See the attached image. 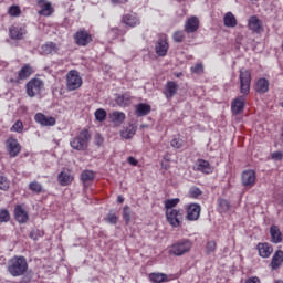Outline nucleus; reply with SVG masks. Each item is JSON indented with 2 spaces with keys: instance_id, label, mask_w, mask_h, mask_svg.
Masks as SVG:
<instances>
[{
  "instance_id": "54",
  "label": "nucleus",
  "mask_w": 283,
  "mask_h": 283,
  "mask_svg": "<svg viewBox=\"0 0 283 283\" xmlns=\"http://www.w3.org/2000/svg\"><path fill=\"white\" fill-rule=\"evenodd\" d=\"M103 143H104V139L101 136V134H96L95 135V145H97V147H101V145H103Z\"/></svg>"
},
{
  "instance_id": "11",
  "label": "nucleus",
  "mask_w": 283,
  "mask_h": 283,
  "mask_svg": "<svg viewBox=\"0 0 283 283\" xmlns=\"http://www.w3.org/2000/svg\"><path fill=\"white\" fill-rule=\"evenodd\" d=\"M34 120L38 125H41V127H54V125H56V118L53 116H45L43 113H36L34 115Z\"/></svg>"
},
{
  "instance_id": "40",
  "label": "nucleus",
  "mask_w": 283,
  "mask_h": 283,
  "mask_svg": "<svg viewBox=\"0 0 283 283\" xmlns=\"http://www.w3.org/2000/svg\"><path fill=\"white\" fill-rule=\"evenodd\" d=\"M10 132H14L15 134H23V122L18 119L10 128Z\"/></svg>"
},
{
  "instance_id": "53",
  "label": "nucleus",
  "mask_w": 283,
  "mask_h": 283,
  "mask_svg": "<svg viewBox=\"0 0 283 283\" xmlns=\"http://www.w3.org/2000/svg\"><path fill=\"white\" fill-rule=\"evenodd\" d=\"M272 160H282L283 158V153L282 151H274L271 155Z\"/></svg>"
},
{
  "instance_id": "58",
  "label": "nucleus",
  "mask_w": 283,
  "mask_h": 283,
  "mask_svg": "<svg viewBox=\"0 0 283 283\" xmlns=\"http://www.w3.org/2000/svg\"><path fill=\"white\" fill-rule=\"evenodd\" d=\"M112 3H114V6H120L123 3H127V0H112Z\"/></svg>"
},
{
  "instance_id": "57",
  "label": "nucleus",
  "mask_w": 283,
  "mask_h": 283,
  "mask_svg": "<svg viewBox=\"0 0 283 283\" xmlns=\"http://www.w3.org/2000/svg\"><path fill=\"white\" fill-rule=\"evenodd\" d=\"M245 283H261V282H260V277L251 276L248 280H245Z\"/></svg>"
},
{
  "instance_id": "6",
  "label": "nucleus",
  "mask_w": 283,
  "mask_h": 283,
  "mask_svg": "<svg viewBox=\"0 0 283 283\" xmlns=\"http://www.w3.org/2000/svg\"><path fill=\"white\" fill-rule=\"evenodd\" d=\"M185 216V210H166V220L170 227L178 228L182 224V218Z\"/></svg>"
},
{
  "instance_id": "31",
  "label": "nucleus",
  "mask_w": 283,
  "mask_h": 283,
  "mask_svg": "<svg viewBox=\"0 0 283 283\" xmlns=\"http://www.w3.org/2000/svg\"><path fill=\"white\" fill-rule=\"evenodd\" d=\"M115 103H117L119 107H127L132 105V97H129V95L127 94L117 95L115 98Z\"/></svg>"
},
{
  "instance_id": "29",
  "label": "nucleus",
  "mask_w": 283,
  "mask_h": 283,
  "mask_svg": "<svg viewBox=\"0 0 283 283\" xmlns=\"http://www.w3.org/2000/svg\"><path fill=\"white\" fill-rule=\"evenodd\" d=\"M255 92L258 94H266L269 92V80L264 77L259 78L255 84Z\"/></svg>"
},
{
  "instance_id": "59",
  "label": "nucleus",
  "mask_w": 283,
  "mask_h": 283,
  "mask_svg": "<svg viewBox=\"0 0 283 283\" xmlns=\"http://www.w3.org/2000/svg\"><path fill=\"white\" fill-rule=\"evenodd\" d=\"M117 202H118L119 205H123V202H125V198H123V196H118V197H117Z\"/></svg>"
},
{
  "instance_id": "27",
  "label": "nucleus",
  "mask_w": 283,
  "mask_h": 283,
  "mask_svg": "<svg viewBox=\"0 0 283 283\" xmlns=\"http://www.w3.org/2000/svg\"><path fill=\"white\" fill-rule=\"evenodd\" d=\"M197 171H201V174H213V167L209 161L205 159H198Z\"/></svg>"
},
{
  "instance_id": "26",
  "label": "nucleus",
  "mask_w": 283,
  "mask_h": 283,
  "mask_svg": "<svg viewBox=\"0 0 283 283\" xmlns=\"http://www.w3.org/2000/svg\"><path fill=\"white\" fill-rule=\"evenodd\" d=\"M137 127L134 124L128 125L123 130H120V137L125 140H132L136 136Z\"/></svg>"
},
{
  "instance_id": "20",
  "label": "nucleus",
  "mask_w": 283,
  "mask_h": 283,
  "mask_svg": "<svg viewBox=\"0 0 283 283\" xmlns=\"http://www.w3.org/2000/svg\"><path fill=\"white\" fill-rule=\"evenodd\" d=\"M59 44L54 42H46L41 46V54L48 56V54L54 55L59 53Z\"/></svg>"
},
{
  "instance_id": "41",
  "label": "nucleus",
  "mask_w": 283,
  "mask_h": 283,
  "mask_svg": "<svg viewBox=\"0 0 283 283\" xmlns=\"http://www.w3.org/2000/svg\"><path fill=\"white\" fill-rule=\"evenodd\" d=\"M184 145H185V140H182L180 137H175L170 142V146L174 149H182Z\"/></svg>"
},
{
  "instance_id": "8",
  "label": "nucleus",
  "mask_w": 283,
  "mask_h": 283,
  "mask_svg": "<svg viewBox=\"0 0 283 283\" xmlns=\"http://www.w3.org/2000/svg\"><path fill=\"white\" fill-rule=\"evenodd\" d=\"M240 78V92L243 96H249L251 92V73L241 72L239 75Z\"/></svg>"
},
{
  "instance_id": "56",
  "label": "nucleus",
  "mask_w": 283,
  "mask_h": 283,
  "mask_svg": "<svg viewBox=\"0 0 283 283\" xmlns=\"http://www.w3.org/2000/svg\"><path fill=\"white\" fill-rule=\"evenodd\" d=\"M34 70L32 69V66L30 64H24L20 72H33Z\"/></svg>"
},
{
  "instance_id": "36",
  "label": "nucleus",
  "mask_w": 283,
  "mask_h": 283,
  "mask_svg": "<svg viewBox=\"0 0 283 283\" xmlns=\"http://www.w3.org/2000/svg\"><path fill=\"white\" fill-rule=\"evenodd\" d=\"M94 178H95V174L92 170H84L81 174V180L84 185H86V182H92Z\"/></svg>"
},
{
  "instance_id": "22",
  "label": "nucleus",
  "mask_w": 283,
  "mask_h": 283,
  "mask_svg": "<svg viewBox=\"0 0 283 283\" xmlns=\"http://www.w3.org/2000/svg\"><path fill=\"white\" fill-rule=\"evenodd\" d=\"M14 216H15L17 222H19L20 224H25V222H28V220H30V218L28 216V211H25V209H23L22 206L15 207Z\"/></svg>"
},
{
  "instance_id": "43",
  "label": "nucleus",
  "mask_w": 283,
  "mask_h": 283,
  "mask_svg": "<svg viewBox=\"0 0 283 283\" xmlns=\"http://www.w3.org/2000/svg\"><path fill=\"white\" fill-rule=\"evenodd\" d=\"M8 14L10 17H21V8L17 4L9 7Z\"/></svg>"
},
{
  "instance_id": "49",
  "label": "nucleus",
  "mask_w": 283,
  "mask_h": 283,
  "mask_svg": "<svg viewBox=\"0 0 283 283\" xmlns=\"http://www.w3.org/2000/svg\"><path fill=\"white\" fill-rule=\"evenodd\" d=\"M106 222H108V224H118V217L116 216V213H114L113 210H111L106 217Z\"/></svg>"
},
{
  "instance_id": "48",
  "label": "nucleus",
  "mask_w": 283,
  "mask_h": 283,
  "mask_svg": "<svg viewBox=\"0 0 283 283\" xmlns=\"http://www.w3.org/2000/svg\"><path fill=\"white\" fill-rule=\"evenodd\" d=\"M8 189H10V181L8 180V177L0 176V190L8 191Z\"/></svg>"
},
{
  "instance_id": "3",
  "label": "nucleus",
  "mask_w": 283,
  "mask_h": 283,
  "mask_svg": "<svg viewBox=\"0 0 283 283\" xmlns=\"http://www.w3.org/2000/svg\"><path fill=\"white\" fill-rule=\"evenodd\" d=\"M43 87H45V83H43V80L33 77L25 85L27 95L30 98H34V96H39V94L43 92Z\"/></svg>"
},
{
  "instance_id": "9",
  "label": "nucleus",
  "mask_w": 283,
  "mask_h": 283,
  "mask_svg": "<svg viewBox=\"0 0 283 283\" xmlns=\"http://www.w3.org/2000/svg\"><path fill=\"white\" fill-rule=\"evenodd\" d=\"M73 38L76 45H80V48H85L92 43V34H90L86 30L77 31Z\"/></svg>"
},
{
  "instance_id": "38",
  "label": "nucleus",
  "mask_w": 283,
  "mask_h": 283,
  "mask_svg": "<svg viewBox=\"0 0 283 283\" xmlns=\"http://www.w3.org/2000/svg\"><path fill=\"white\" fill-rule=\"evenodd\" d=\"M107 118V111L103 108H98L95 111V119L98 123H103Z\"/></svg>"
},
{
  "instance_id": "28",
  "label": "nucleus",
  "mask_w": 283,
  "mask_h": 283,
  "mask_svg": "<svg viewBox=\"0 0 283 283\" xmlns=\"http://www.w3.org/2000/svg\"><path fill=\"white\" fill-rule=\"evenodd\" d=\"M122 21L129 28H136V25H140V20L135 14H126L123 17Z\"/></svg>"
},
{
  "instance_id": "4",
  "label": "nucleus",
  "mask_w": 283,
  "mask_h": 283,
  "mask_svg": "<svg viewBox=\"0 0 283 283\" xmlns=\"http://www.w3.org/2000/svg\"><path fill=\"white\" fill-rule=\"evenodd\" d=\"M191 251V241L189 239H181L180 241L174 243L170 248V254L177 255H185V253H189Z\"/></svg>"
},
{
  "instance_id": "12",
  "label": "nucleus",
  "mask_w": 283,
  "mask_h": 283,
  "mask_svg": "<svg viewBox=\"0 0 283 283\" xmlns=\"http://www.w3.org/2000/svg\"><path fill=\"white\" fill-rule=\"evenodd\" d=\"M200 211H202V208L199 203H190L187 207V216L186 220L189 222H193L196 220L200 219Z\"/></svg>"
},
{
  "instance_id": "32",
  "label": "nucleus",
  "mask_w": 283,
  "mask_h": 283,
  "mask_svg": "<svg viewBox=\"0 0 283 283\" xmlns=\"http://www.w3.org/2000/svg\"><path fill=\"white\" fill-rule=\"evenodd\" d=\"M223 23L226 28H235V25H238V20L235 19V15H233L231 12H228L223 18Z\"/></svg>"
},
{
  "instance_id": "44",
  "label": "nucleus",
  "mask_w": 283,
  "mask_h": 283,
  "mask_svg": "<svg viewBox=\"0 0 283 283\" xmlns=\"http://www.w3.org/2000/svg\"><path fill=\"white\" fill-rule=\"evenodd\" d=\"M29 189L30 191H33V193H41V191H43V186L38 181H33L29 184Z\"/></svg>"
},
{
  "instance_id": "19",
  "label": "nucleus",
  "mask_w": 283,
  "mask_h": 283,
  "mask_svg": "<svg viewBox=\"0 0 283 283\" xmlns=\"http://www.w3.org/2000/svg\"><path fill=\"white\" fill-rule=\"evenodd\" d=\"M151 114V105L146 103H139L135 106V115L137 118H143V116H149Z\"/></svg>"
},
{
  "instance_id": "55",
  "label": "nucleus",
  "mask_w": 283,
  "mask_h": 283,
  "mask_svg": "<svg viewBox=\"0 0 283 283\" xmlns=\"http://www.w3.org/2000/svg\"><path fill=\"white\" fill-rule=\"evenodd\" d=\"M127 163H128V165H132L133 167L138 166V159H135L134 157H128Z\"/></svg>"
},
{
  "instance_id": "45",
  "label": "nucleus",
  "mask_w": 283,
  "mask_h": 283,
  "mask_svg": "<svg viewBox=\"0 0 283 283\" xmlns=\"http://www.w3.org/2000/svg\"><path fill=\"white\" fill-rule=\"evenodd\" d=\"M123 218H124L126 224H129V222H132V210H130L129 206H125L123 208Z\"/></svg>"
},
{
  "instance_id": "61",
  "label": "nucleus",
  "mask_w": 283,
  "mask_h": 283,
  "mask_svg": "<svg viewBox=\"0 0 283 283\" xmlns=\"http://www.w3.org/2000/svg\"><path fill=\"white\" fill-rule=\"evenodd\" d=\"M70 72H76V70H71Z\"/></svg>"
},
{
  "instance_id": "39",
  "label": "nucleus",
  "mask_w": 283,
  "mask_h": 283,
  "mask_svg": "<svg viewBox=\"0 0 283 283\" xmlns=\"http://www.w3.org/2000/svg\"><path fill=\"white\" fill-rule=\"evenodd\" d=\"M231 209V203L227 199L219 200V211L220 213H227Z\"/></svg>"
},
{
  "instance_id": "23",
  "label": "nucleus",
  "mask_w": 283,
  "mask_h": 283,
  "mask_svg": "<svg viewBox=\"0 0 283 283\" xmlns=\"http://www.w3.org/2000/svg\"><path fill=\"white\" fill-rule=\"evenodd\" d=\"M282 264H283V251L277 250V251H275V253L272 256L270 266H271L272 271H277V269H280V266H282Z\"/></svg>"
},
{
  "instance_id": "30",
  "label": "nucleus",
  "mask_w": 283,
  "mask_h": 283,
  "mask_svg": "<svg viewBox=\"0 0 283 283\" xmlns=\"http://www.w3.org/2000/svg\"><path fill=\"white\" fill-rule=\"evenodd\" d=\"M148 277H149L150 282H153V283L169 282V276L167 274L160 273V272L150 273Z\"/></svg>"
},
{
  "instance_id": "46",
  "label": "nucleus",
  "mask_w": 283,
  "mask_h": 283,
  "mask_svg": "<svg viewBox=\"0 0 283 283\" xmlns=\"http://www.w3.org/2000/svg\"><path fill=\"white\" fill-rule=\"evenodd\" d=\"M43 235H45V232H43V230L40 229H33L30 234L29 238H31V240H39V238H43Z\"/></svg>"
},
{
  "instance_id": "52",
  "label": "nucleus",
  "mask_w": 283,
  "mask_h": 283,
  "mask_svg": "<svg viewBox=\"0 0 283 283\" xmlns=\"http://www.w3.org/2000/svg\"><path fill=\"white\" fill-rule=\"evenodd\" d=\"M191 72H205V66L202 63H198L191 67Z\"/></svg>"
},
{
  "instance_id": "60",
  "label": "nucleus",
  "mask_w": 283,
  "mask_h": 283,
  "mask_svg": "<svg viewBox=\"0 0 283 283\" xmlns=\"http://www.w3.org/2000/svg\"><path fill=\"white\" fill-rule=\"evenodd\" d=\"M175 76L176 78H180L182 76V72L176 73Z\"/></svg>"
},
{
  "instance_id": "24",
  "label": "nucleus",
  "mask_w": 283,
  "mask_h": 283,
  "mask_svg": "<svg viewBox=\"0 0 283 283\" xmlns=\"http://www.w3.org/2000/svg\"><path fill=\"white\" fill-rule=\"evenodd\" d=\"M270 235L273 244H280V242L283 240L282 231L280 230V227L275 224L270 227Z\"/></svg>"
},
{
  "instance_id": "51",
  "label": "nucleus",
  "mask_w": 283,
  "mask_h": 283,
  "mask_svg": "<svg viewBox=\"0 0 283 283\" xmlns=\"http://www.w3.org/2000/svg\"><path fill=\"white\" fill-rule=\"evenodd\" d=\"M202 193V190L198 187H192L189 190V196L190 198H198Z\"/></svg>"
},
{
  "instance_id": "35",
  "label": "nucleus",
  "mask_w": 283,
  "mask_h": 283,
  "mask_svg": "<svg viewBox=\"0 0 283 283\" xmlns=\"http://www.w3.org/2000/svg\"><path fill=\"white\" fill-rule=\"evenodd\" d=\"M249 28L253 32H260V30L262 28L260 24V19H258V17H255V15L251 17L249 20Z\"/></svg>"
},
{
  "instance_id": "25",
  "label": "nucleus",
  "mask_w": 283,
  "mask_h": 283,
  "mask_svg": "<svg viewBox=\"0 0 283 283\" xmlns=\"http://www.w3.org/2000/svg\"><path fill=\"white\" fill-rule=\"evenodd\" d=\"M32 73H27V72H20L18 73V75H11V76H7L6 82L7 83H11L12 85H19V83H21V81H25V78H28V76H30Z\"/></svg>"
},
{
  "instance_id": "13",
  "label": "nucleus",
  "mask_w": 283,
  "mask_h": 283,
  "mask_svg": "<svg viewBox=\"0 0 283 283\" xmlns=\"http://www.w3.org/2000/svg\"><path fill=\"white\" fill-rule=\"evenodd\" d=\"M27 34H28V30L25 29V27L12 25L9 28V36L13 41H21V39H23V36H25Z\"/></svg>"
},
{
  "instance_id": "42",
  "label": "nucleus",
  "mask_w": 283,
  "mask_h": 283,
  "mask_svg": "<svg viewBox=\"0 0 283 283\" xmlns=\"http://www.w3.org/2000/svg\"><path fill=\"white\" fill-rule=\"evenodd\" d=\"M216 249H218V244L216 241H208L206 244V255H211V253H216Z\"/></svg>"
},
{
  "instance_id": "18",
  "label": "nucleus",
  "mask_w": 283,
  "mask_h": 283,
  "mask_svg": "<svg viewBox=\"0 0 283 283\" xmlns=\"http://www.w3.org/2000/svg\"><path fill=\"white\" fill-rule=\"evenodd\" d=\"M38 6L40 10L38 11V14L41 17H52L54 9L52 8V3L45 1V0H40L38 1Z\"/></svg>"
},
{
  "instance_id": "15",
  "label": "nucleus",
  "mask_w": 283,
  "mask_h": 283,
  "mask_svg": "<svg viewBox=\"0 0 283 283\" xmlns=\"http://www.w3.org/2000/svg\"><path fill=\"white\" fill-rule=\"evenodd\" d=\"M256 251L260 258H271V255L273 254V245H271V243L268 242H260L256 244Z\"/></svg>"
},
{
  "instance_id": "14",
  "label": "nucleus",
  "mask_w": 283,
  "mask_h": 283,
  "mask_svg": "<svg viewBox=\"0 0 283 283\" xmlns=\"http://www.w3.org/2000/svg\"><path fill=\"white\" fill-rule=\"evenodd\" d=\"M178 83L168 81L164 87V96H166L167 101H171V98L178 94Z\"/></svg>"
},
{
  "instance_id": "16",
  "label": "nucleus",
  "mask_w": 283,
  "mask_h": 283,
  "mask_svg": "<svg viewBox=\"0 0 283 283\" xmlns=\"http://www.w3.org/2000/svg\"><path fill=\"white\" fill-rule=\"evenodd\" d=\"M198 28H200V20L196 15L190 17L185 23V32H187V34L198 32Z\"/></svg>"
},
{
  "instance_id": "50",
  "label": "nucleus",
  "mask_w": 283,
  "mask_h": 283,
  "mask_svg": "<svg viewBox=\"0 0 283 283\" xmlns=\"http://www.w3.org/2000/svg\"><path fill=\"white\" fill-rule=\"evenodd\" d=\"M172 39L175 43H182V41L185 40V32L182 31L175 32L172 35Z\"/></svg>"
},
{
  "instance_id": "2",
  "label": "nucleus",
  "mask_w": 283,
  "mask_h": 283,
  "mask_svg": "<svg viewBox=\"0 0 283 283\" xmlns=\"http://www.w3.org/2000/svg\"><path fill=\"white\" fill-rule=\"evenodd\" d=\"M90 140H92V134L90 133V129L84 128L78 133L77 136L70 140V146L75 151H87Z\"/></svg>"
},
{
  "instance_id": "10",
  "label": "nucleus",
  "mask_w": 283,
  "mask_h": 283,
  "mask_svg": "<svg viewBox=\"0 0 283 283\" xmlns=\"http://www.w3.org/2000/svg\"><path fill=\"white\" fill-rule=\"evenodd\" d=\"M155 52L158 56H167V52H169V42L167 40V35H160L155 45Z\"/></svg>"
},
{
  "instance_id": "7",
  "label": "nucleus",
  "mask_w": 283,
  "mask_h": 283,
  "mask_svg": "<svg viewBox=\"0 0 283 283\" xmlns=\"http://www.w3.org/2000/svg\"><path fill=\"white\" fill-rule=\"evenodd\" d=\"M4 145L10 158H17L21 154L22 147L18 138L9 137Z\"/></svg>"
},
{
  "instance_id": "5",
  "label": "nucleus",
  "mask_w": 283,
  "mask_h": 283,
  "mask_svg": "<svg viewBox=\"0 0 283 283\" xmlns=\"http://www.w3.org/2000/svg\"><path fill=\"white\" fill-rule=\"evenodd\" d=\"M83 86V77L76 72H69L66 74V90L67 92H76Z\"/></svg>"
},
{
  "instance_id": "33",
  "label": "nucleus",
  "mask_w": 283,
  "mask_h": 283,
  "mask_svg": "<svg viewBox=\"0 0 283 283\" xmlns=\"http://www.w3.org/2000/svg\"><path fill=\"white\" fill-rule=\"evenodd\" d=\"M57 180L62 187H67V185H71V182H72V180H74V178L72 176H70V174L62 171L59 174Z\"/></svg>"
},
{
  "instance_id": "21",
  "label": "nucleus",
  "mask_w": 283,
  "mask_h": 283,
  "mask_svg": "<svg viewBox=\"0 0 283 283\" xmlns=\"http://www.w3.org/2000/svg\"><path fill=\"white\" fill-rule=\"evenodd\" d=\"M245 101L247 99L242 95L234 98L231 104L232 114H241V112L244 109Z\"/></svg>"
},
{
  "instance_id": "17",
  "label": "nucleus",
  "mask_w": 283,
  "mask_h": 283,
  "mask_svg": "<svg viewBox=\"0 0 283 283\" xmlns=\"http://www.w3.org/2000/svg\"><path fill=\"white\" fill-rule=\"evenodd\" d=\"M256 175L254 170H244L241 176L243 187H253L255 185Z\"/></svg>"
},
{
  "instance_id": "47",
  "label": "nucleus",
  "mask_w": 283,
  "mask_h": 283,
  "mask_svg": "<svg viewBox=\"0 0 283 283\" xmlns=\"http://www.w3.org/2000/svg\"><path fill=\"white\" fill-rule=\"evenodd\" d=\"M3 222H10V211L8 209H0V224Z\"/></svg>"
},
{
  "instance_id": "1",
  "label": "nucleus",
  "mask_w": 283,
  "mask_h": 283,
  "mask_svg": "<svg viewBox=\"0 0 283 283\" xmlns=\"http://www.w3.org/2000/svg\"><path fill=\"white\" fill-rule=\"evenodd\" d=\"M7 271L11 277H21L28 273V259L25 256H13L8 261Z\"/></svg>"
},
{
  "instance_id": "37",
  "label": "nucleus",
  "mask_w": 283,
  "mask_h": 283,
  "mask_svg": "<svg viewBox=\"0 0 283 283\" xmlns=\"http://www.w3.org/2000/svg\"><path fill=\"white\" fill-rule=\"evenodd\" d=\"M179 202H180V198H174V199L166 200L165 201L166 211L175 210L174 207H177Z\"/></svg>"
},
{
  "instance_id": "34",
  "label": "nucleus",
  "mask_w": 283,
  "mask_h": 283,
  "mask_svg": "<svg viewBox=\"0 0 283 283\" xmlns=\"http://www.w3.org/2000/svg\"><path fill=\"white\" fill-rule=\"evenodd\" d=\"M111 120L112 123H117L118 125H123V123H125V113L114 111L111 114Z\"/></svg>"
}]
</instances>
